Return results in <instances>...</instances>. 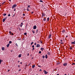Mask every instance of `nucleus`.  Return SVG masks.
<instances>
[{
    "label": "nucleus",
    "mask_w": 75,
    "mask_h": 75,
    "mask_svg": "<svg viewBox=\"0 0 75 75\" xmlns=\"http://www.w3.org/2000/svg\"><path fill=\"white\" fill-rule=\"evenodd\" d=\"M7 18V17H6L5 18H4V19L6 20V19Z\"/></svg>",
    "instance_id": "09e8293b"
},
{
    "label": "nucleus",
    "mask_w": 75,
    "mask_h": 75,
    "mask_svg": "<svg viewBox=\"0 0 75 75\" xmlns=\"http://www.w3.org/2000/svg\"><path fill=\"white\" fill-rule=\"evenodd\" d=\"M6 15V13H4L3 15V16H5Z\"/></svg>",
    "instance_id": "a878e982"
},
{
    "label": "nucleus",
    "mask_w": 75,
    "mask_h": 75,
    "mask_svg": "<svg viewBox=\"0 0 75 75\" xmlns=\"http://www.w3.org/2000/svg\"><path fill=\"white\" fill-rule=\"evenodd\" d=\"M25 8H24V9L23 10V11H25Z\"/></svg>",
    "instance_id": "3c124183"
},
{
    "label": "nucleus",
    "mask_w": 75,
    "mask_h": 75,
    "mask_svg": "<svg viewBox=\"0 0 75 75\" xmlns=\"http://www.w3.org/2000/svg\"><path fill=\"white\" fill-rule=\"evenodd\" d=\"M52 35L50 34L49 35V37L48 38V39L49 40V39H50V38H51V36Z\"/></svg>",
    "instance_id": "f03ea898"
},
{
    "label": "nucleus",
    "mask_w": 75,
    "mask_h": 75,
    "mask_svg": "<svg viewBox=\"0 0 75 75\" xmlns=\"http://www.w3.org/2000/svg\"><path fill=\"white\" fill-rule=\"evenodd\" d=\"M20 62V61H18V62Z\"/></svg>",
    "instance_id": "338daca9"
},
{
    "label": "nucleus",
    "mask_w": 75,
    "mask_h": 75,
    "mask_svg": "<svg viewBox=\"0 0 75 75\" xmlns=\"http://www.w3.org/2000/svg\"><path fill=\"white\" fill-rule=\"evenodd\" d=\"M2 50H3L4 51V50H5V48L4 47H3L2 48Z\"/></svg>",
    "instance_id": "dca6fc26"
},
{
    "label": "nucleus",
    "mask_w": 75,
    "mask_h": 75,
    "mask_svg": "<svg viewBox=\"0 0 75 75\" xmlns=\"http://www.w3.org/2000/svg\"><path fill=\"white\" fill-rule=\"evenodd\" d=\"M38 67H40V68H41V66H39V65H38Z\"/></svg>",
    "instance_id": "a19ab883"
},
{
    "label": "nucleus",
    "mask_w": 75,
    "mask_h": 75,
    "mask_svg": "<svg viewBox=\"0 0 75 75\" xmlns=\"http://www.w3.org/2000/svg\"><path fill=\"white\" fill-rule=\"evenodd\" d=\"M34 44V42H32L31 43L30 45H32V44Z\"/></svg>",
    "instance_id": "c85d7f7f"
},
{
    "label": "nucleus",
    "mask_w": 75,
    "mask_h": 75,
    "mask_svg": "<svg viewBox=\"0 0 75 75\" xmlns=\"http://www.w3.org/2000/svg\"><path fill=\"white\" fill-rule=\"evenodd\" d=\"M44 72L45 74H48V72L46 71L45 70H44Z\"/></svg>",
    "instance_id": "7ed1b4c3"
},
{
    "label": "nucleus",
    "mask_w": 75,
    "mask_h": 75,
    "mask_svg": "<svg viewBox=\"0 0 75 75\" xmlns=\"http://www.w3.org/2000/svg\"><path fill=\"white\" fill-rule=\"evenodd\" d=\"M10 45V44H8L7 45V47H9V46Z\"/></svg>",
    "instance_id": "6ab92c4d"
},
{
    "label": "nucleus",
    "mask_w": 75,
    "mask_h": 75,
    "mask_svg": "<svg viewBox=\"0 0 75 75\" xmlns=\"http://www.w3.org/2000/svg\"><path fill=\"white\" fill-rule=\"evenodd\" d=\"M49 20H50V18H48L47 19V21H49Z\"/></svg>",
    "instance_id": "5701e85b"
},
{
    "label": "nucleus",
    "mask_w": 75,
    "mask_h": 75,
    "mask_svg": "<svg viewBox=\"0 0 75 75\" xmlns=\"http://www.w3.org/2000/svg\"><path fill=\"white\" fill-rule=\"evenodd\" d=\"M35 67V65H32V68H34V67Z\"/></svg>",
    "instance_id": "f8f14e48"
},
{
    "label": "nucleus",
    "mask_w": 75,
    "mask_h": 75,
    "mask_svg": "<svg viewBox=\"0 0 75 75\" xmlns=\"http://www.w3.org/2000/svg\"><path fill=\"white\" fill-rule=\"evenodd\" d=\"M46 21V18H44L43 19V21Z\"/></svg>",
    "instance_id": "aec40b11"
},
{
    "label": "nucleus",
    "mask_w": 75,
    "mask_h": 75,
    "mask_svg": "<svg viewBox=\"0 0 75 75\" xmlns=\"http://www.w3.org/2000/svg\"><path fill=\"white\" fill-rule=\"evenodd\" d=\"M64 75H67V74H64Z\"/></svg>",
    "instance_id": "774afa93"
},
{
    "label": "nucleus",
    "mask_w": 75,
    "mask_h": 75,
    "mask_svg": "<svg viewBox=\"0 0 75 75\" xmlns=\"http://www.w3.org/2000/svg\"><path fill=\"white\" fill-rule=\"evenodd\" d=\"M40 71H42V70L41 69H40V70H39Z\"/></svg>",
    "instance_id": "49530a36"
},
{
    "label": "nucleus",
    "mask_w": 75,
    "mask_h": 75,
    "mask_svg": "<svg viewBox=\"0 0 75 75\" xmlns=\"http://www.w3.org/2000/svg\"><path fill=\"white\" fill-rule=\"evenodd\" d=\"M42 17H44V13H42Z\"/></svg>",
    "instance_id": "a211bd4d"
},
{
    "label": "nucleus",
    "mask_w": 75,
    "mask_h": 75,
    "mask_svg": "<svg viewBox=\"0 0 75 75\" xmlns=\"http://www.w3.org/2000/svg\"><path fill=\"white\" fill-rule=\"evenodd\" d=\"M28 55H29V53H28V54L27 56H28Z\"/></svg>",
    "instance_id": "8fccbe9b"
},
{
    "label": "nucleus",
    "mask_w": 75,
    "mask_h": 75,
    "mask_svg": "<svg viewBox=\"0 0 75 75\" xmlns=\"http://www.w3.org/2000/svg\"><path fill=\"white\" fill-rule=\"evenodd\" d=\"M34 50H35V48H34V47H33V48L32 49V51H33Z\"/></svg>",
    "instance_id": "b1692460"
},
{
    "label": "nucleus",
    "mask_w": 75,
    "mask_h": 75,
    "mask_svg": "<svg viewBox=\"0 0 75 75\" xmlns=\"http://www.w3.org/2000/svg\"><path fill=\"white\" fill-rule=\"evenodd\" d=\"M57 64L58 65H59V64H60V62H58V63H57Z\"/></svg>",
    "instance_id": "4c0bfd02"
},
{
    "label": "nucleus",
    "mask_w": 75,
    "mask_h": 75,
    "mask_svg": "<svg viewBox=\"0 0 75 75\" xmlns=\"http://www.w3.org/2000/svg\"><path fill=\"white\" fill-rule=\"evenodd\" d=\"M40 47V45L39 44H38L37 45L36 47Z\"/></svg>",
    "instance_id": "1a4fd4ad"
},
{
    "label": "nucleus",
    "mask_w": 75,
    "mask_h": 75,
    "mask_svg": "<svg viewBox=\"0 0 75 75\" xmlns=\"http://www.w3.org/2000/svg\"><path fill=\"white\" fill-rule=\"evenodd\" d=\"M36 28H37V26H36V25H35V26H33V29L34 30H35V29H36Z\"/></svg>",
    "instance_id": "20e7f679"
},
{
    "label": "nucleus",
    "mask_w": 75,
    "mask_h": 75,
    "mask_svg": "<svg viewBox=\"0 0 75 75\" xmlns=\"http://www.w3.org/2000/svg\"><path fill=\"white\" fill-rule=\"evenodd\" d=\"M16 45L17 47H18V45H17V43H16Z\"/></svg>",
    "instance_id": "e433bc0d"
},
{
    "label": "nucleus",
    "mask_w": 75,
    "mask_h": 75,
    "mask_svg": "<svg viewBox=\"0 0 75 75\" xmlns=\"http://www.w3.org/2000/svg\"><path fill=\"white\" fill-rule=\"evenodd\" d=\"M1 60H0V64H1Z\"/></svg>",
    "instance_id": "ea45409f"
},
{
    "label": "nucleus",
    "mask_w": 75,
    "mask_h": 75,
    "mask_svg": "<svg viewBox=\"0 0 75 75\" xmlns=\"http://www.w3.org/2000/svg\"><path fill=\"white\" fill-rule=\"evenodd\" d=\"M28 7H29V8H30V7H30V5H28Z\"/></svg>",
    "instance_id": "f704fd0d"
},
{
    "label": "nucleus",
    "mask_w": 75,
    "mask_h": 75,
    "mask_svg": "<svg viewBox=\"0 0 75 75\" xmlns=\"http://www.w3.org/2000/svg\"><path fill=\"white\" fill-rule=\"evenodd\" d=\"M27 11H30V10L28 9H27Z\"/></svg>",
    "instance_id": "a18cd8bd"
},
{
    "label": "nucleus",
    "mask_w": 75,
    "mask_h": 75,
    "mask_svg": "<svg viewBox=\"0 0 75 75\" xmlns=\"http://www.w3.org/2000/svg\"><path fill=\"white\" fill-rule=\"evenodd\" d=\"M32 32L33 34H34V33H35V32L33 30H32Z\"/></svg>",
    "instance_id": "cd10ccee"
},
{
    "label": "nucleus",
    "mask_w": 75,
    "mask_h": 75,
    "mask_svg": "<svg viewBox=\"0 0 75 75\" xmlns=\"http://www.w3.org/2000/svg\"><path fill=\"white\" fill-rule=\"evenodd\" d=\"M14 11H16V9L15 8H14Z\"/></svg>",
    "instance_id": "5fc2aeb1"
},
{
    "label": "nucleus",
    "mask_w": 75,
    "mask_h": 75,
    "mask_svg": "<svg viewBox=\"0 0 75 75\" xmlns=\"http://www.w3.org/2000/svg\"><path fill=\"white\" fill-rule=\"evenodd\" d=\"M71 44H73V45H74V44H75V41H74V42H71Z\"/></svg>",
    "instance_id": "0eeeda50"
},
{
    "label": "nucleus",
    "mask_w": 75,
    "mask_h": 75,
    "mask_svg": "<svg viewBox=\"0 0 75 75\" xmlns=\"http://www.w3.org/2000/svg\"><path fill=\"white\" fill-rule=\"evenodd\" d=\"M57 75H59V74H57Z\"/></svg>",
    "instance_id": "69168bd1"
},
{
    "label": "nucleus",
    "mask_w": 75,
    "mask_h": 75,
    "mask_svg": "<svg viewBox=\"0 0 75 75\" xmlns=\"http://www.w3.org/2000/svg\"><path fill=\"white\" fill-rule=\"evenodd\" d=\"M25 14H23V16H25Z\"/></svg>",
    "instance_id": "79ce46f5"
},
{
    "label": "nucleus",
    "mask_w": 75,
    "mask_h": 75,
    "mask_svg": "<svg viewBox=\"0 0 75 75\" xmlns=\"http://www.w3.org/2000/svg\"><path fill=\"white\" fill-rule=\"evenodd\" d=\"M18 68H20V65H18Z\"/></svg>",
    "instance_id": "bf43d9fd"
},
{
    "label": "nucleus",
    "mask_w": 75,
    "mask_h": 75,
    "mask_svg": "<svg viewBox=\"0 0 75 75\" xmlns=\"http://www.w3.org/2000/svg\"><path fill=\"white\" fill-rule=\"evenodd\" d=\"M16 6H17V5L16 4H15L12 6V9H13L14 8H15V7H16Z\"/></svg>",
    "instance_id": "f257e3e1"
},
{
    "label": "nucleus",
    "mask_w": 75,
    "mask_h": 75,
    "mask_svg": "<svg viewBox=\"0 0 75 75\" xmlns=\"http://www.w3.org/2000/svg\"><path fill=\"white\" fill-rule=\"evenodd\" d=\"M34 45H36V43H35L34 44Z\"/></svg>",
    "instance_id": "c03bdc74"
},
{
    "label": "nucleus",
    "mask_w": 75,
    "mask_h": 75,
    "mask_svg": "<svg viewBox=\"0 0 75 75\" xmlns=\"http://www.w3.org/2000/svg\"><path fill=\"white\" fill-rule=\"evenodd\" d=\"M23 22L21 23V27H22V26H23Z\"/></svg>",
    "instance_id": "9b49d317"
},
{
    "label": "nucleus",
    "mask_w": 75,
    "mask_h": 75,
    "mask_svg": "<svg viewBox=\"0 0 75 75\" xmlns=\"http://www.w3.org/2000/svg\"><path fill=\"white\" fill-rule=\"evenodd\" d=\"M47 55H50V53L49 52H48V53H47Z\"/></svg>",
    "instance_id": "bb28decb"
},
{
    "label": "nucleus",
    "mask_w": 75,
    "mask_h": 75,
    "mask_svg": "<svg viewBox=\"0 0 75 75\" xmlns=\"http://www.w3.org/2000/svg\"><path fill=\"white\" fill-rule=\"evenodd\" d=\"M60 41L61 42H62V40H61Z\"/></svg>",
    "instance_id": "6e6d98bb"
},
{
    "label": "nucleus",
    "mask_w": 75,
    "mask_h": 75,
    "mask_svg": "<svg viewBox=\"0 0 75 75\" xmlns=\"http://www.w3.org/2000/svg\"><path fill=\"white\" fill-rule=\"evenodd\" d=\"M65 32V30H63L62 31V33H64Z\"/></svg>",
    "instance_id": "9d476101"
},
{
    "label": "nucleus",
    "mask_w": 75,
    "mask_h": 75,
    "mask_svg": "<svg viewBox=\"0 0 75 75\" xmlns=\"http://www.w3.org/2000/svg\"><path fill=\"white\" fill-rule=\"evenodd\" d=\"M24 35H27V33H24Z\"/></svg>",
    "instance_id": "7c9ffc66"
},
{
    "label": "nucleus",
    "mask_w": 75,
    "mask_h": 75,
    "mask_svg": "<svg viewBox=\"0 0 75 75\" xmlns=\"http://www.w3.org/2000/svg\"><path fill=\"white\" fill-rule=\"evenodd\" d=\"M8 16H10V14H9L8 15Z\"/></svg>",
    "instance_id": "37998d69"
},
{
    "label": "nucleus",
    "mask_w": 75,
    "mask_h": 75,
    "mask_svg": "<svg viewBox=\"0 0 75 75\" xmlns=\"http://www.w3.org/2000/svg\"><path fill=\"white\" fill-rule=\"evenodd\" d=\"M40 42L41 44H42V41L41 42V40L40 41Z\"/></svg>",
    "instance_id": "c756f323"
},
{
    "label": "nucleus",
    "mask_w": 75,
    "mask_h": 75,
    "mask_svg": "<svg viewBox=\"0 0 75 75\" xmlns=\"http://www.w3.org/2000/svg\"><path fill=\"white\" fill-rule=\"evenodd\" d=\"M11 0H9V1H11Z\"/></svg>",
    "instance_id": "680f3d73"
},
{
    "label": "nucleus",
    "mask_w": 75,
    "mask_h": 75,
    "mask_svg": "<svg viewBox=\"0 0 75 75\" xmlns=\"http://www.w3.org/2000/svg\"><path fill=\"white\" fill-rule=\"evenodd\" d=\"M75 63H73V64H72V65H75Z\"/></svg>",
    "instance_id": "de8ad7c7"
},
{
    "label": "nucleus",
    "mask_w": 75,
    "mask_h": 75,
    "mask_svg": "<svg viewBox=\"0 0 75 75\" xmlns=\"http://www.w3.org/2000/svg\"><path fill=\"white\" fill-rule=\"evenodd\" d=\"M70 49L71 50L72 49V47H70Z\"/></svg>",
    "instance_id": "412c9836"
},
{
    "label": "nucleus",
    "mask_w": 75,
    "mask_h": 75,
    "mask_svg": "<svg viewBox=\"0 0 75 75\" xmlns=\"http://www.w3.org/2000/svg\"><path fill=\"white\" fill-rule=\"evenodd\" d=\"M21 71V69H20L19 70V71Z\"/></svg>",
    "instance_id": "13d9d810"
},
{
    "label": "nucleus",
    "mask_w": 75,
    "mask_h": 75,
    "mask_svg": "<svg viewBox=\"0 0 75 75\" xmlns=\"http://www.w3.org/2000/svg\"><path fill=\"white\" fill-rule=\"evenodd\" d=\"M67 63H65L63 64L64 66H67Z\"/></svg>",
    "instance_id": "423d86ee"
},
{
    "label": "nucleus",
    "mask_w": 75,
    "mask_h": 75,
    "mask_svg": "<svg viewBox=\"0 0 75 75\" xmlns=\"http://www.w3.org/2000/svg\"><path fill=\"white\" fill-rule=\"evenodd\" d=\"M5 19L4 18H3V22H4V21H5Z\"/></svg>",
    "instance_id": "f3484780"
},
{
    "label": "nucleus",
    "mask_w": 75,
    "mask_h": 75,
    "mask_svg": "<svg viewBox=\"0 0 75 75\" xmlns=\"http://www.w3.org/2000/svg\"><path fill=\"white\" fill-rule=\"evenodd\" d=\"M45 58V56H42V58Z\"/></svg>",
    "instance_id": "72a5a7b5"
},
{
    "label": "nucleus",
    "mask_w": 75,
    "mask_h": 75,
    "mask_svg": "<svg viewBox=\"0 0 75 75\" xmlns=\"http://www.w3.org/2000/svg\"><path fill=\"white\" fill-rule=\"evenodd\" d=\"M9 34H11V31H10L9 32Z\"/></svg>",
    "instance_id": "2f4dec72"
},
{
    "label": "nucleus",
    "mask_w": 75,
    "mask_h": 75,
    "mask_svg": "<svg viewBox=\"0 0 75 75\" xmlns=\"http://www.w3.org/2000/svg\"><path fill=\"white\" fill-rule=\"evenodd\" d=\"M6 3V1L4 2L2 4V5L4 4V3Z\"/></svg>",
    "instance_id": "393cba45"
},
{
    "label": "nucleus",
    "mask_w": 75,
    "mask_h": 75,
    "mask_svg": "<svg viewBox=\"0 0 75 75\" xmlns=\"http://www.w3.org/2000/svg\"><path fill=\"white\" fill-rule=\"evenodd\" d=\"M31 13L32 14H33V13H34V12H32Z\"/></svg>",
    "instance_id": "864d4df0"
},
{
    "label": "nucleus",
    "mask_w": 75,
    "mask_h": 75,
    "mask_svg": "<svg viewBox=\"0 0 75 75\" xmlns=\"http://www.w3.org/2000/svg\"><path fill=\"white\" fill-rule=\"evenodd\" d=\"M23 64V63H22V62H21L20 63L21 64Z\"/></svg>",
    "instance_id": "603ef678"
},
{
    "label": "nucleus",
    "mask_w": 75,
    "mask_h": 75,
    "mask_svg": "<svg viewBox=\"0 0 75 75\" xmlns=\"http://www.w3.org/2000/svg\"><path fill=\"white\" fill-rule=\"evenodd\" d=\"M9 71H10V70H8V72H9Z\"/></svg>",
    "instance_id": "4d7b16f0"
},
{
    "label": "nucleus",
    "mask_w": 75,
    "mask_h": 75,
    "mask_svg": "<svg viewBox=\"0 0 75 75\" xmlns=\"http://www.w3.org/2000/svg\"><path fill=\"white\" fill-rule=\"evenodd\" d=\"M67 37H68V36H66V38H67Z\"/></svg>",
    "instance_id": "0e129e2a"
},
{
    "label": "nucleus",
    "mask_w": 75,
    "mask_h": 75,
    "mask_svg": "<svg viewBox=\"0 0 75 75\" xmlns=\"http://www.w3.org/2000/svg\"><path fill=\"white\" fill-rule=\"evenodd\" d=\"M28 6L27 8V9H28Z\"/></svg>",
    "instance_id": "052dcab7"
},
{
    "label": "nucleus",
    "mask_w": 75,
    "mask_h": 75,
    "mask_svg": "<svg viewBox=\"0 0 75 75\" xmlns=\"http://www.w3.org/2000/svg\"><path fill=\"white\" fill-rule=\"evenodd\" d=\"M39 54H41V51H40L39 52Z\"/></svg>",
    "instance_id": "473e14b6"
},
{
    "label": "nucleus",
    "mask_w": 75,
    "mask_h": 75,
    "mask_svg": "<svg viewBox=\"0 0 75 75\" xmlns=\"http://www.w3.org/2000/svg\"><path fill=\"white\" fill-rule=\"evenodd\" d=\"M12 43V42H11V41H9V44H11V43Z\"/></svg>",
    "instance_id": "4be33fe9"
},
{
    "label": "nucleus",
    "mask_w": 75,
    "mask_h": 75,
    "mask_svg": "<svg viewBox=\"0 0 75 75\" xmlns=\"http://www.w3.org/2000/svg\"><path fill=\"white\" fill-rule=\"evenodd\" d=\"M32 47H33V48H34V45H33L32 46Z\"/></svg>",
    "instance_id": "c9c22d12"
},
{
    "label": "nucleus",
    "mask_w": 75,
    "mask_h": 75,
    "mask_svg": "<svg viewBox=\"0 0 75 75\" xmlns=\"http://www.w3.org/2000/svg\"><path fill=\"white\" fill-rule=\"evenodd\" d=\"M15 16V14H14V15H13V16Z\"/></svg>",
    "instance_id": "e2e57ef3"
},
{
    "label": "nucleus",
    "mask_w": 75,
    "mask_h": 75,
    "mask_svg": "<svg viewBox=\"0 0 75 75\" xmlns=\"http://www.w3.org/2000/svg\"><path fill=\"white\" fill-rule=\"evenodd\" d=\"M39 1V2H42V3H43V1L42 0H40Z\"/></svg>",
    "instance_id": "ddd939ff"
},
{
    "label": "nucleus",
    "mask_w": 75,
    "mask_h": 75,
    "mask_svg": "<svg viewBox=\"0 0 75 75\" xmlns=\"http://www.w3.org/2000/svg\"><path fill=\"white\" fill-rule=\"evenodd\" d=\"M11 34L12 35H14V34L13 33H11Z\"/></svg>",
    "instance_id": "58836bf2"
},
{
    "label": "nucleus",
    "mask_w": 75,
    "mask_h": 75,
    "mask_svg": "<svg viewBox=\"0 0 75 75\" xmlns=\"http://www.w3.org/2000/svg\"><path fill=\"white\" fill-rule=\"evenodd\" d=\"M36 33H38V32H39V29H37L36 30Z\"/></svg>",
    "instance_id": "39448f33"
},
{
    "label": "nucleus",
    "mask_w": 75,
    "mask_h": 75,
    "mask_svg": "<svg viewBox=\"0 0 75 75\" xmlns=\"http://www.w3.org/2000/svg\"><path fill=\"white\" fill-rule=\"evenodd\" d=\"M44 48H43L42 47H41L40 48V50H41V51H43V50H44Z\"/></svg>",
    "instance_id": "6e6552de"
},
{
    "label": "nucleus",
    "mask_w": 75,
    "mask_h": 75,
    "mask_svg": "<svg viewBox=\"0 0 75 75\" xmlns=\"http://www.w3.org/2000/svg\"><path fill=\"white\" fill-rule=\"evenodd\" d=\"M21 57V54H19L18 55V57L19 58H20Z\"/></svg>",
    "instance_id": "2eb2a0df"
},
{
    "label": "nucleus",
    "mask_w": 75,
    "mask_h": 75,
    "mask_svg": "<svg viewBox=\"0 0 75 75\" xmlns=\"http://www.w3.org/2000/svg\"><path fill=\"white\" fill-rule=\"evenodd\" d=\"M45 57L46 58V59L48 58V56H47V54H46Z\"/></svg>",
    "instance_id": "4468645a"
}]
</instances>
